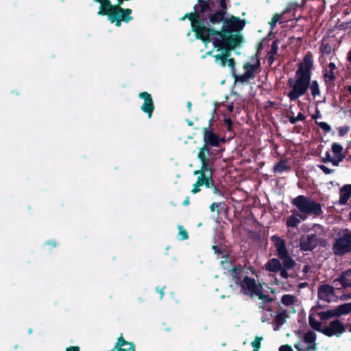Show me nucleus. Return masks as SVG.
Returning a JSON list of instances; mask_svg holds the SVG:
<instances>
[{"label":"nucleus","mask_w":351,"mask_h":351,"mask_svg":"<svg viewBox=\"0 0 351 351\" xmlns=\"http://www.w3.org/2000/svg\"><path fill=\"white\" fill-rule=\"evenodd\" d=\"M313 67V58L310 51L304 56L302 62L298 64V69L294 78L288 80V85L291 90L287 97L293 101L304 95L311 85V80Z\"/></svg>","instance_id":"f257e3e1"},{"label":"nucleus","mask_w":351,"mask_h":351,"mask_svg":"<svg viewBox=\"0 0 351 351\" xmlns=\"http://www.w3.org/2000/svg\"><path fill=\"white\" fill-rule=\"evenodd\" d=\"M291 203L298 210H292V214L287 218L286 225L288 228H297L309 215L320 216L323 213L320 203L308 196L300 195L291 199Z\"/></svg>","instance_id":"f03ea898"},{"label":"nucleus","mask_w":351,"mask_h":351,"mask_svg":"<svg viewBox=\"0 0 351 351\" xmlns=\"http://www.w3.org/2000/svg\"><path fill=\"white\" fill-rule=\"evenodd\" d=\"M245 25V20L231 16L230 18H226L220 30L213 28V31L210 32L209 37L239 46L243 39L238 32L242 30Z\"/></svg>","instance_id":"7ed1b4c3"},{"label":"nucleus","mask_w":351,"mask_h":351,"mask_svg":"<svg viewBox=\"0 0 351 351\" xmlns=\"http://www.w3.org/2000/svg\"><path fill=\"white\" fill-rule=\"evenodd\" d=\"M188 19L191 23V30L195 33V38L200 40L203 43L207 45L210 43L209 37L210 32L213 31V27L205 25L204 17L198 15L195 10L191 13H186L181 19L182 21Z\"/></svg>","instance_id":"20e7f679"},{"label":"nucleus","mask_w":351,"mask_h":351,"mask_svg":"<svg viewBox=\"0 0 351 351\" xmlns=\"http://www.w3.org/2000/svg\"><path fill=\"white\" fill-rule=\"evenodd\" d=\"M118 3L116 5L112 4L110 2V7L108 9V19L111 23H115V25L120 27L121 22L128 23L133 18L131 16L132 10L130 8H123L121 5L123 3L124 0H117Z\"/></svg>","instance_id":"39448f33"},{"label":"nucleus","mask_w":351,"mask_h":351,"mask_svg":"<svg viewBox=\"0 0 351 351\" xmlns=\"http://www.w3.org/2000/svg\"><path fill=\"white\" fill-rule=\"evenodd\" d=\"M210 42L213 43V47L216 49L217 51L221 52L219 54L213 56L215 62L220 66H225L227 63L228 58L231 56L232 51L239 46L212 37H210Z\"/></svg>","instance_id":"423d86ee"},{"label":"nucleus","mask_w":351,"mask_h":351,"mask_svg":"<svg viewBox=\"0 0 351 351\" xmlns=\"http://www.w3.org/2000/svg\"><path fill=\"white\" fill-rule=\"evenodd\" d=\"M212 120L213 119H210V123ZM202 134L204 145L199 149V151L206 152L208 155H214L215 150L213 149L212 147H218L225 140L213 132V130L210 128V123L208 127L203 128Z\"/></svg>","instance_id":"0eeeda50"},{"label":"nucleus","mask_w":351,"mask_h":351,"mask_svg":"<svg viewBox=\"0 0 351 351\" xmlns=\"http://www.w3.org/2000/svg\"><path fill=\"white\" fill-rule=\"evenodd\" d=\"M271 241L274 243L278 258L282 261V267L289 270L293 269L296 265V263L289 255L285 241L276 235L271 237Z\"/></svg>","instance_id":"6e6552de"},{"label":"nucleus","mask_w":351,"mask_h":351,"mask_svg":"<svg viewBox=\"0 0 351 351\" xmlns=\"http://www.w3.org/2000/svg\"><path fill=\"white\" fill-rule=\"evenodd\" d=\"M229 1V0H219L220 9L215 11L212 10V12H209L206 17H204L205 25L213 26L221 23L223 25L226 19V15L228 13V9L227 3Z\"/></svg>","instance_id":"1a4fd4ad"},{"label":"nucleus","mask_w":351,"mask_h":351,"mask_svg":"<svg viewBox=\"0 0 351 351\" xmlns=\"http://www.w3.org/2000/svg\"><path fill=\"white\" fill-rule=\"evenodd\" d=\"M332 250L335 255L343 256L351 252V239L350 232H346L342 237L337 239L332 245Z\"/></svg>","instance_id":"9d476101"},{"label":"nucleus","mask_w":351,"mask_h":351,"mask_svg":"<svg viewBox=\"0 0 351 351\" xmlns=\"http://www.w3.org/2000/svg\"><path fill=\"white\" fill-rule=\"evenodd\" d=\"M240 287L241 288L242 293L244 295L250 297L256 295V294L258 293L260 289H263V287L261 284H257L254 278L248 276H245L243 278Z\"/></svg>","instance_id":"9b49d317"},{"label":"nucleus","mask_w":351,"mask_h":351,"mask_svg":"<svg viewBox=\"0 0 351 351\" xmlns=\"http://www.w3.org/2000/svg\"><path fill=\"white\" fill-rule=\"evenodd\" d=\"M322 240L314 233L302 235L300 239V249L303 252L313 251L321 243Z\"/></svg>","instance_id":"f8f14e48"},{"label":"nucleus","mask_w":351,"mask_h":351,"mask_svg":"<svg viewBox=\"0 0 351 351\" xmlns=\"http://www.w3.org/2000/svg\"><path fill=\"white\" fill-rule=\"evenodd\" d=\"M346 331V326L339 320L334 319L327 326L323 328L322 333L329 337H339Z\"/></svg>","instance_id":"ddd939ff"},{"label":"nucleus","mask_w":351,"mask_h":351,"mask_svg":"<svg viewBox=\"0 0 351 351\" xmlns=\"http://www.w3.org/2000/svg\"><path fill=\"white\" fill-rule=\"evenodd\" d=\"M138 97L144 100L141 110L144 113L147 114L149 118H151L155 109L154 103L151 94L143 91L138 94Z\"/></svg>","instance_id":"4468645a"},{"label":"nucleus","mask_w":351,"mask_h":351,"mask_svg":"<svg viewBox=\"0 0 351 351\" xmlns=\"http://www.w3.org/2000/svg\"><path fill=\"white\" fill-rule=\"evenodd\" d=\"M216 155V154H214V155H208L206 152L199 151L197 158L200 160L202 164L200 171H204L206 174L212 173L213 162L211 160L215 158Z\"/></svg>","instance_id":"2eb2a0df"},{"label":"nucleus","mask_w":351,"mask_h":351,"mask_svg":"<svg viewBox=\"0 0 351 351\" xmlns=\"http://www.w3.org/2000/svg\"><path fill=\"white\" fill-rule=\"evenodd\" d=\"M251 60H255L256 62L254 64L250 62H246L243 65V69L245 73L250 78L253 79L255 77V74L260 71L261 69V61L257 57V55L252 56Z\"/></svg>","instance_id":"dca6fc26"},{"label":"nucleus","mask_w":351,"mask_h":351,"mask_svg":"<svg viewBox=\"0 0 351 351\" xmlns=\"http://www.w3.org/2000/svg\"><path fill=\"white\" fill-rule=\"evenodd\" d=\"M334 295V287L330 285L325 284L318 287L317 296L319 300L330 302Z\"/></svg>","instance_id":"f3484780"},{"label":"nucleus","mask_w":351,"mask_h":351,"mask_svg":"<svg viewBox=\"0 0 351 351\" xmlns=\"http://www.w3.org/2000/svg\"><path fill=\"white\" fill-rule=\"evenodd\" d=\"M341 285L343 289L351 287V269L341 274L339 278L333 280V285L336 287Z\"/></svg>","instance_id":"a211bd4d"},{"label":"nucleus","mask_w":351,"mask_h":351,"mask_svg":"<svg viewBox=\"0 0 351 351\" xmlns=\"http://www.w3.org/2000/svg\"><path fill=\"white\" fill-rule=\"evenodd\" d=\"M194 10L198 12V15L201 17H206L205 14L208 12H212L209 3L206 0H198L197 4L193 7Z\"/></svg>","instance_id":"6ab92c4d"},{"label":"nucleus","mask_w":351,"mask_h":351,"mask_svg":"<svg viewBox=\"0 0 351 351\" xmlns=\"http://www.w3.org/2000/svg\"><path fill=\"white\" fill-rule=\"evenodd\" d=\"M351 197V184H345L340 189V197L339 204L340 205H345L347 204L348 200Z\"/></svg>","instance_id":"aec40b11"},{"label":"nucleus","mask_w":351,"mask_h":351,"mask_svg":"<svg viewBox=\"0 0 351 351\" xmlns=\"http://www.w3.org/2000/svg\"><path fill=\"white\" fill-rule=\"evenodd\" d=\"M280 260V259L276 258L269 260L265 265V270L274 273L279 272V270L282 269V263Z\"/></svg>","instance_id":"412c9836"},{"label":"nucleus","mask_w":351,"mask_h":351,"mask_svg":"<svg viewBox=\"0 0 351 351\" xmlns=\"http://www.w3.org/2000/svg\"><path fill=\"white\" fill-rule=\"evenodd\" d=\"M242 266L239 265L229 271L236 285H241V283H242Z\"/></svg>","instance_id":"4be33fe9"},{"label":"nucleus","mask_w":351,"mask_h":351,"mask_svg":"<svg viewBox=\"0 0 351 351\" xmlns=\"http://www.w3.org/2000/svg\"><path fill=\"white\" fill-rule=\"evenodd\" d=\"M287 317H288V315L285 310H283L282 311H278L274 319V324L276 326H274V330H278L280 326L286 322Z\"/></svg>","instance_id":"5701e85b"},{"label":"nucleus","mask_w":351,"mask_h":351,"mask_svg":"<svg viewBox=\"0 0 351 351\" xmlns=\"http://www.w3.org/2000/svg\"><path fill=\"white\" fill-rule=\"evenodd\" d=\"M197 182L200 186L204 185L206 188L210 187L214 182L212 173L199 176Z\"/></svg>","instance_id":"b1692460"},{"label":"nucleus","mask_w":351,"mask_h":351,"mask_svg":"<svg viewBox=\"0 0 351 351\" xmlns=\"http://www.w3.org/2000/svg\"><path fill=\"white\" fill-rule=\"evenodd\" d=\"M95 3L100 4L97 14L100 16H108V9L110 7V0H94Z\"/></svg>","instance_id":"393cba45"},{"label":"nucleus","mask_w":351,"mask_h":351,"mask_svg":"<svg viewBox=\"0 0 351 351\" xmlns=\"http://www.w3.org/2000/svg\"><path fill=\"white\" fill-rule=\"evenodd\" d=\"M336 317H341L342 315H346L351 312L350 306L348 303H344L338 305L334 308Z\"/></svg>","instance_id":"a878e982"},{"label":"nucleus","mask_w":351,"mask_h":351,"mask_svg":"<svg viewBox=\"0 0 351 351\" xmlns=\"http://www.w3.org/2000/svg\"><path fill=\"white\" fill-rule=\"evenodd\" d=\"M290 167L288 165V162L286 160H280L278 162H277L274 168L273 171L275 173H282L285 171L289 170Z\"/></svg>","instance_id":"bb28decb"},{"label":"nucleus","mask_w":351,"mask_h":351,"mask_svg":"<svg viewBox=\"0 0 351 351\" xmlns=\"http://www.w3.org/2000/svg\"><path fill=\"white\" fill-rule=\"evenodd\" d=\"M317 316L322 321L330 319L332 317H336L335 309H329L326 311H321L317 313Z\"/></svg>","instance_id":"cd10ccee"},{"label":"nucleus","mask_w":351,"mask_h":351,"mask_svg":"<svg viewBox=\"0 0 351 351\" xmlns=\"http://www.w3.org/2000/svg\"><path fill=\"white\" fill-rule=\"evenodd\" d=\"M323 78L326 84L329 85L334 83L336 80V75L332 71L325 70L323 71Z\"/></svg>","instance_id":"c85d7f7f"},{"label":"nucleus","mask_w":351,"mask_h":351,"mask_svg":"<svg viewBox=\"0 0 351 351\" xmlns=\"http://www.w3.org/2000/svg\"><path fill=\"white\" fill-rule=\"evenodd\" d=\"M308 324L313 329L322 333L323 328H322L321 322L317 321L313 315H310L308 317Z\"/></svg>","instance_id":"c756f323"},{"label":"nucleus","mask_w":351,"mask_h":351,"mask_svg":"<svg viewBox=\"0 0 351 351\" xmlns=\"http://www.w3.org/2000/svg\"><path fill=\"white\" fill-rule=\"evenodd\" d=\"M308 88H310L311 93L314 98L320 95L321 91L317 80H311V85Z\"/></svg>","instance_id":"7c9ffc66"},{"label":"nucleus","mask_w":351,"mask_h":351,"mask_svg":"<svg viewBox=\"0 0 351 351\" xmlns=\"http://www.w3.org/2000/svg\"><path fill=\"white\" fill-rule=\"evenodd\" d=\"M281 302L284 305H285L287 306H290L295 304V302H296V300H295V297L293 295L285 294L282 296Z\"/></svg>","instance_id":"2f4dec72"},{"label":"nucleus","mask_w":351,"mask_h":351,"mask_svg":"<svg viewBox=\"0 0 351 351\" xmlns=\"http://www.w3.org/2000/svg\"><path fill=\"white\" fill-rule=\"evenodd\" d=\"M316 334L313 330H309L303 336V340L305 343H313L316 341Z\"/></svg>","instance_id":"473e14b6"},{"label":"nucleus","mask_w":351,"mask_h":351,"mask_svg":"<svg viewBox=\"0 0 351 351\" xmlns=\"http://www.w3.org/2000/svg\"><path fill=\"white\" fill-rule=\"evenodd\" d=\"M344 158V156L339 157V158L335 160L332 159L330 153L328 152L326 154V157L323 158L322 161L324 162H330L334 166H337L339 162L342 161Z\"/></svg>","instance_id":"72a5a7b5"},{"label":"nucleus","mask_w":351,"mask_h":351,"mask_svg":"<svg viewBox=\"0 0 351 351\" xmlns=\"http://www.w3.org/2000/svg\"><path fill=\"white\" fill-rule=\"evenodd\" d=\"M331 147L332 151L337 156V159L339 158V157L344 156L342 154L343 147L340 144L338 143H333Z\"/></svg>","instance_id":"f704fd0d"},{"label":"nucleus","mask_w":351,"mask_h":351,"mask_svg":"<svg viewBox=\"0 0 351 351\" xmlns=\"http://www.w3.org/2000/svg\"><path fill=\"white\" fill-rule=\"evenodd\" d=\"M320 52L322 55L328 56L332 53V46L329 43H322L319 47Z\"/></svg>","instance_id":"c9c22d12"},{"label":"nucleus","mask_w":351,"mask_h":351,"mask_svg":"<svg viewBox=\"0 0 351 351\" xmlns=\"http://www.w3.org/2000/svg\"><path fill=\"white\" fill-rule=\"evenodd\" d=\"M232 77L234 78L235 82H241V83H245L248 80L251 79L247 75H246L245 73L243 75H237V72H235V74H232Z\"/></svg>","instance_id":"e433bc0d"},{"label":"nucleus","mask_w":351,"mask_h":351,"mask_svg":"<svg viewBox=\"0 0 351 351\" xmlns=\"http://www.w3.org/2000/svg\"><path fill=\"white\" fill-rule=\"evenodd\" d=\"M219 185H220L219 184H216L215 182H213L212 186L210 187H208L209 189H210L212 190L213 194H215V195H217L218 197L223 196V192L221 190Z\"/></svg>","instance_id":"4c0bfd02"},{"label":"nucleus","mask_w":351,"mask_h":351,"mask_svg":"<svg viewBox=\"0 0 351 351\" xmlns=\"http://www.w3.org/2000/svg\"><path fill=\"white\" fill-rule=\"evenodd\" d=\"M263 339L261 337H255V339L251 343L252 346L254 348L253 351H258L261 347V341Z\"/></svg>","instance_id":"58836bf2"},{"label":"nucleus","mask_w":351,"mask_h":351,"mask_svg":"<svg viewBox=\"0 0 351 351\" xmlns=\"http://www.w3.org/2000/svg\"><path fill=\"white\" fill-rule=\"evenodd\" d=\"M179 233L178 235L180 236L179 238L180 240L184 241L189 239V234L187 231L184 228V227L181 225L178 226Z\"/></svg>","instance_id":"ea45409f"},{"label":"nucleus","mask_w":351,"mask_h":351,"mask_svg":"<svg viewBox=\"0 0 351 351\" xmlns=\"http://www.w3.org/2000/svg\"><path fill=\"white\" fill-rule=\"evenodd\" d=\"M278 44H279V40H278V39L274 40L271 43V49L268 52V53L271 54V56L276 55L278 53Z\"/></svg>","instance_id":"a19ab883"},{"label":"nucleus","mask_w":351,"mask_h":351,"mask_svg":"<svg viewBox=\"0 0 351 351\" xmlns=\"http://www.w3.org/2000/svg\"><path fill=\"white\" fill-rule=\"evenodd\" d=\"M130 343H131V342H128L126 340L124 339V338L123 337L122 335H121L118 339H117V341L114 346V347L113 348H114V350H116V348H122L123 346H125V345H129L130 346Z\"/></svg>","instance_id":"79ce46f5"},{"label":"nucleus","mask_w":351,"mask_h":351,"mask_svg":"<svg viewBox=\"0 0 351 351\" xmlns=\"http://www.w3.org/2000/svg\"><path fill=\"white\" fill-rule=\"evenodd\" d=\"M259 300H264L266 302H271L273 299L270 298L269 295H265L263 293V289H261L258 293L256 295Z\"/></svg>","instance_id":"37998d69"},{"label":"nucleus","mask_w":351,"mask_h":351,"mask_svg":"<svg viewBox=\"0 0 351 351\" xmlns=\"http://www.w3.org/2000/svg\"><path fill=\"white\" fill-rule=\"evenodd\" d=\"M316 124L323 130L324 133H328L331 131V126L326 122L315 121Z\"/></svg>","instance_id":"c03bdc74"},{"label":"nucleus","mask_w":351,"mask_h":351,"mask_svg":"<svg viewBox=\"0 0 351 351\" xmlns=\"http://www.w3.org/2000/svg\"><path fill=\"white\" fill-rule=\"evenodd\" d=\"M228 66L230 67L231 71V74H235L236 69H235V64L236 62L234 58H228L227 63Z\"/></svg>","instance_id":"a18cd8bd"},{"label":"nucleus","mask_w":351,"mask_h":351,"mask_svg":"<svg viewBox=\"0 0 351 351\" xmlns=\"http://www.w3.org/2000/svg\"><path fill=\"white\" fill-rule=\"evenodd\" d=\"M350 130V127L348 125L340 127L338 128V133L339 136H345Z\"/></svg>","instance_id":"49530a36"},{"label":"nucleus","mask_w":351,"mask_h":351,"mask_svg":"<svg viewBox=\"0 0 351 351\" xmlns=\"http://www.w3.org/2000/svg\"><path fill=\"white\" fill-rule=\"evenodd\" d=\"M224 124L226 125L228 131L232 130V123L230 117H224Z\"/></svg>","instance_id":"de8ad7c7"},{"label":"nucleus","mask_w":351,"mask_h":351,"mask_svg":"<svg viewBox=\"0 0 351 351\" xmlns=\"http://www.w3.org/2000/svg\"><path fill=\"white\" fill-rule=\"evenodd\" d=\"M288 270L289 269L283 268L282 267V269L280 270H279L280 276L282 278L287 279L290 276L289 274L287 272Z\"/></svg>","instance_id":"09e8293b"},{"label":"nucleus","mask_w":351,"mask_h":351,"mask_svg":"<svg viewBox=\"0 0 351 351\" xmlns=\"http://www.w3.org/2000/svg\"><path fill=\"white\" fill-rule=\"evenodd\" d=\"M318 167L325 173V174H330L331 173L333 170L332 169H329L328 167H327L326 166L324 165H318Z\"/></svg>","instance_id":"8fccbe9b"},{"label":"nucleus","mask_w":351,"mask_h":351,"mask_svg":"<svg viewBox=\"0 0 351 351\" xmlns=\"http://www.w3.org/2000/svg\"><path fill=\"white\" fill-rule=\"evenodd\" d=\"M134 349H135V345L134 344L133 342H131V343H130V347L126 349V348H116L117 350V351H131Z\"/></svg>","instance_id":"3c124183"},{"label":"nucleus","mask_w":351,"mask_h":351,"mask_svg":"<svg viewBox=\"0 0 351 351\" xmlns=\"http://www.w3.org/2000/svg\"><path fill=\"white\" fill-rule=\"evenodd\" d=\"M279 351H293L291 346L286 344L280 347Z\"/></svg>","instance_id":"603ef678"},{"label":"nucleus","mask_w":351,"mask_h":351,"mask_svg":"<svg viewBox=\"0 0 351 351\" xmlns=\"http://www.w3.org/2000/svg\"><path fill=\"white\" fill-rule=\"evenodd\" d=\"M212 250L214 251L215 254H221L223 253L221 247L219 245H213Z\"/></svg>","instance_id":"864d4df0"},{"label":"nucleus","mask_w":351,"mask_h":351,"mask_svg":"<svg viewBox=\"0 0 351 351\" xmlns=\"http://www.w3.org/2000/svg\"><path fill=\"white\" fill-rule=\"evenodd\" d=\"M166 288L165 286L163 287H160L159 286L156 287V291L160 293V299H162L165 295L164 289Z\"/></svg>","instance_id":"5fc2aeb1"},{"label":"nucleus","mask_w":351,"mask_h":351,"mask_svg":"<svg viewBox=\"0 0 351 351\" xmlns=\"http://www.w3.org/2000/svg\"><path fill=\"white\" fill-rule=\"evenodd\" d=\"M199 187H200L199 184H198V182H196L193 184V188L191 190V193H193V194H195V193L199 192L200 191Z\"/></svg>","instance_id":"6e6d98bb"},{"label":"nucleus","mask_w":351,"mask_h":351,"mask_svg":"<svg viewBox=\"0 0 351 351\" xmlns=\"http://www.w3.org/2000/svg\"><path fill=\"white\" fill-rule=\"evenodd\" d=\"M207 1L210 4L211 10H213V8L216 6L217 3L219 5V0H208Z\"/></svg>","instance_id":"4d7b16f0"},{"label":"nucleus","mask_w":351,"mask_h":351,"mask_svg":"<svg viewBox=\"0 0 351 351\" xmlns=\"http://www.w3.org/2000/svg\"><path fill=\"white\" fill-rule=\"evenodd\" d=\"M287 117L289 119V122L291 123V124H295L297 123V119H296V117H294V116H292V115H289V114H287Z\"/></svg>","instance_id":"13d9d810"},{"label":"nucleus","mask_w":351,"mask_h":351,"mask_svg":"<svg viewBox=\"0 0 351 351\" xmlns=\"http://www.w3.org/2000/svg\"><path fill=\"white\" fill-rule=\"evenodd\" d=\"M221 205V203H215V202H213V204H210V209L212 212H215L216 208H218Z\"/></svg>","instance_id":"bf43d9fd"},{"label":"nucleus","mask_w":351,"mask_h":351,"mask_svg":"<svg viewBox=\"0 0 351 351\" xmlns=\"http://www.w3.org/2000/svg\"><path fill=\"white\" fill-rule=\"evenodd\" d=\"M274 56H271V54L267 53V61L269 65H271L274 63L275 60Z\"/></svg>","instance_id":"052dcab7"},{"label":"nucleus","mask_w":351,"mask_h":351,"mask_svg":"<svg viewBox=\"0 0 351 351\" xmlns=\"http://www.w3.org/2000/svg\"><path fill=\"white\" fill-rule=\"evenodd\" d=\"M80 350L79 346H69L66 348V351H80Z\"/></svg>","instance_id":"680f3d73"},{"label":"nucleus","mask_w":351,"mask_h":351,"mask_svg":"<svg viewBox=\"0 0 351 351\" xmlns=\"http://www.w3.org/2000/svg\"><path fill=\"white\" fill-rule=\"evenodd\" d=\"M306 117L305 115L302 113V112H299L296 117V119H297V121H304Z\"/></svg>","instance_id":"e2e57ef3"},{"label":"nucleus","mask_w":351,"mask_h":351,"mask_svg":"<svg viewBox=\"0 0 351 351\" xmlns=\"http://www.w3.org/2000/svg\"><path fill=\"white\" fill-rule=\"evenodd\" d=\"M328 71H334L337 66L336 64L334 62H330L328 65Z\"/></svg>","instance_id":"0e129e2a"},{"label":"nucleus","mask_w":351,"mask_h":351,"mask_svg":"<svg viewBox=\"0 0 351 351\" xmlns=\"http://www.w3.org/2000/svg\"><path fill=\"white\" fill-rule=\"evenodd\" d=\"M45 244L49 245L50 248H53L56 246V243L54 241H48L45 243Z\"/></svg>","instance_id":"69168bd1"},{"label":"nucleus","mask_w":351,"mask_h":351,"mask_svg":"<svg viewBox=\"0 0 351 351\" xmlns=\"http://www.w3.org/2000/svg\"><path fill=\"white\" fill-rule=\"evenodd\" d=\"M315 348H316V343H309V345L306 348V350L308 351V350H315Z\"/></svg>","instance_id":"338daca9"},{"label":"nucleus","mask_w":351,"mask_h":351,"mask_svg":"<svg viewBox=\"0 0 351 351\" xmlns=\"http://www.w3.org/2000/svg\"><path fill=\"white\" fill-rule=\"evenodd\" d=\"M190 204V197L189 196H187L185 199L184 200L182 204L184 206H187L189 204Z\"/></svg>","instance_id":"774afa93"}]
</instances>
